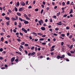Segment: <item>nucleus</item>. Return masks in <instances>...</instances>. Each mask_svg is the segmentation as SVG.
I'll return each mask as SVG.
<instances>
[{
	"label": "nucleus",
	"mask_w": 75,
	"mask_h": 75,
	"mask_svg": "<svg viewBox=\"0 0 75 75\" xmlns=\"http://www.w3.org/2000/svg\"><path fill=\"white\" fill-rule=\"evenodd\" d=\"M64 57H65V55L63 54L62 56H60L59 55H57V58L58 59H60V58H64Z\"/></svg>",
	"instance_id": "1"
},
{
	"label": "nucleus",
	"mask_w": 75,
	"mask_h": 75,
	"mask_svg": "<svg viewBox=\"0 0 75 75\" xmlns=\"http://www.w3.org/2000/svg\"><path fill=\"white\" fill-rule=\"evenodd\" d=\"M21 5V6H24L25 5V2L21 1L20 2Z\"/></svg>",
	"instance_id": "2"
},
{
	"label": "nucleus",
	"mask_w": 75,
	"mask_h": 75,
	"mask_svg": "<svg viewBox=\"0 0 75 75\" xmlns=\"http://www.w3.org/2000/svg\"><path fill=\"white\" fill-rule=\"evenodd\" d=\"M24 10V7H22L20 8L18 10L19 11H23Z\"/></svg>",
	"instance_id": "3"
},
{
	"label": "nucleus",
	"mask_w": 75,
	"mask_h": 75,
	"mask_svg": "<svg viewBox=\"0 0 75 75\" xmlns=\"http://www.w3.org/2000/svg\"><path fill=\"white\" fill-rule=\"evenodd\" d=\"M24 17H25L27 20H30V18L28 17V16L26 14H24Z\"/></svg>",
	"instance_id": "4"
},
{
	"label": "nucleus",
	"mask_w": 75,
	"mask_h": 75,
	"mask_svg": "<svg viewBox=\"0 0 75 75\" xmlns=\"http://www.w3.org/2000/svg\"><path fill=\"white\" fill-rule=\"evenodd\" d=\"M61 23H62V22H61V21H60L59 22V23H57L56 24L57 25H62V24Z\"/></svg>",
	"instance_id": "5"
},
{
	"label": "nucleus",
	"mask_w": 75,
	"mask_h": 75,
	"mask_svg": "<svg viewBox=\"0 0 75 75\" xmlns=\"http://www.w3.org/2000/svg\"><path fill=\"white\" fill-rule=\"evenodd\" d=\"M41 29L43 31H44V30H45V28L44 27H42L41 28Z\"/></svg>",
	"instance_id": "6"
},
{
	"label": "nucleus",
	"mask_w": 75,
	"mask_h": 75,
	"mask_svg": "<svg viewBox=\"0 0 75 75\" xmlns=\"http://www.w3.org/2000/svg\"><path fill=\"white\" fill-rule=\"evenodd\" d=\"M14 59H15V57H13L11 59V62H12L14 61Z\"/></svg>",
	"instance_id": "7"
},
{
	"label": "nucleus",
	"mask_w": 75,
	"mask_h": 75,
	"mask_svg": "<svg viewBox=\"0 0 75 75\" xmlns=\"http://www.w3.org/2000/svg\"><path fill=\"white\" fill-rule=\"evenodd\" d=\"M17 14L18 16H21V14L19 12L17 13Z\"/></svg>",
	"instance_id": "8"
},
{
	"label": "nucleus",
	"mask_w": 75,
	"mask_h": 75,
	"mask_svg": "<svg viewBox=\"0 0 75 75\" xmlns=\"http://www.w3.org/2000/svg\"><path fill=\"white\" fill-rule=\"evenodd\" d=\"M11 20H13V21H16V19L15 18L13 17H12L11 18Z\"/></svg>",
	"instance_id": "9"
},
{
	"label": "nucleus",
	"mask_w": 75,
	"mask_h": 75,
	"mask_svg": "<svg viewBox=\"0 0 75 75\" xmlns=\"http://www.w3.org/2000/svg\"><path fill=\"white\" fill-rule=\"evenodd\" d=\"M35 52H33L32 53H31V56H33V55H35Z\"/></svg>",
	"instance_id": "10"
},
{
	"label": "nucleus",
	"mask_w": 75,
	"mask_h": 75,
	"mask_svg": "<svg viewBox=\"0 0 75 75\" xmlns=\"http://www.w3.org/2000/svg\"><path fill=\"white\" fill-rule=\"evenodd\" d=\"M69 45H68V46L69 47V48H70V49H72V48L73 47V45H71V46H69Z\"/></svg>",
	"instance_id": "11"
},
{
	"label": "nucleus",
	"mask_w": 75,
	"mask_h": 75,
	"mask_svg": "<svg viewBox=\"0 0 75 75\" xmlns=\"http://www.w3.org/2000/svg\"><path fill=\"white\" fill-rule=\"evenodd\" d=\"M24 24H28V23H29V22H28V21H25L24 22Z\"/></svg>",
	"instance_id": "12"
},
{
	"label": "nucleus",
	"mask_w": 75,
	"mask_h": 75,
	"mask_svg": "<svg viewBox=\"0 0 75 75\" xmlns=\"http://www.w3.org/2000/svg\"><path fill=\"white\" fill-rule=\"evenodd\" d=\"M14 9L15 11H18V9H17V7L15 6L14 7Z\"/></svg>",
	"instance_id": "13"
},
{
	"label": "nucleus",
	"mask_w": 75,
	"mask_h": 75,
	"mask_svg": "<svg viewBox=\"0 0 75 75\" xmlns=\"http://www.w3.org/2000/svg\"><path fill=\"white\" fill-rule=\"evenodd\" d=\"M38 35H40V36L42 35V34L41 33H38Z\"/></svg>",
	"instance_id": "14"
},
{
	"label": "nucleus",
	"mask_w": 75,
	"mask_h": 75,
	"mask_svg": "<svg viewBox=\"0 0 75 75\" xmlns=\"http://www.w3.org/2000/svg\"><path fill=\"white\" fill-rule=\"evenodd\" d=\"M32 34L33 35H35L36 36H37V33H35V32H33L32 33Z\"/></svg>",
	"instance_id": "15"
},
{
	"label": "nucleus",
	"mask_w": 75,
	"mask_h": 75,
	"mask_svg": "<svg viewBox=\"0 0 75 75\" xmlns=\"http://www.w3.org/2000/svg\"><path fill=\"white\" fill-rule=\"evenodd\" d=\"M5 18L6 20H10V18L8 17H6Z\"/></svg>",
	"instance_id": "16"
},
{
	"label": "nucleus",
	"mask_w": 75,
	"mask_h": 75,
	"mask_svg": "<svg viewBox=\"0 0 75 75\" xmlns=\"http://www.w3.org/2000/svg\"><path fill=\"white\" fill-rule=\"evenodd\" d=\"M72 12H73V9H71V11H70V12L69 13V14H71V13H72Z\"/></svg>",
	"instance_id": "17"
},
{
	"label": "nucleus",
	"mask_w": 75,
	"mask_h": 75,
	"mask_svg": "<svg viewBox=\"0 0 75 75\" xmlns=\"http://www.w3.org/2000/svg\"><path fill=\"white\" fill-rule=\"evenodd\" d=\"M60 14H61V13H60V12H59L56 15L57 16V17L59 16V15H60Z\"/></svg>",
	"instance_id": "18"
},
{
	"label": "nucleus",
	"mask_w": 75,
	"mask_h": 75,
	"mask_svg": "<svg viewBox=\"0 0 75 75\" xmlns=\"http://www.w3.org/2000/svg\"><path fill=\"white\" fill-rule=\"evenodd\" d=\"M61 36H62V37H65V34H62L61 35Z\"/></svg>",
	"instance_id": "19"
},
{
	"label": "nucleus",
	"mask_w": 75,
	"mask_h": 75,
	"mask_svg": "<svg viewBox=\"0 0 75 75\" xmlns=\"http://www.w3.org/2000/svg\"><path fill=\"white\" fill-rule=\"evenodd\" d=\"M15 17L16 18V20H18V17L17 16H15Z\"/></svg>",
	"instance_id": "20"
},
{
	"label": "nucleus",
	"mask_w": 75,
	"mask_h": 75,
	"mask_svg": "<svg viewBox=\"0 0 75 75\" xmlns=\"http://www.w3.org/2000/svg\"><path fill=\"white\" fill-rule=\"evenodd\" d=\"M10 21H8L6 22V25H9V23Z\"/></svg>",
	"instance_id": "21"
},
{
	"label": "nucleus",
	"mask_w": 75,
	"mask_h": 75,
	"mask_svg": "<svg viewBox=\"0 0 75 75\" xmlns=\"http://www.w3.org/2000/svg\"><path fill=\"white\" fill-rule=\"evenodd\" d=\"M38 22H39V23L40 25H42V24H41V21H38Z\"/></svg>",
	"instance_id": "22"
},
{
	"label": "nucleus",
	"mask_w": 75,
	"mask_h": 75,
	"mask_svg": "<svg viewBox=\"0 0 75 75\" xmlns=\"http://www.w3.org/2000/svg\"><path fill=\"white\" fill-rule=\"evenodd\" d=\"M24 44H25V42H23L21 43V45H24Z\"/></svg>",
	"instance_id": "23"
},
{
	"label": "nucleus",
	"mask_w": 75,
	"mask_h": 75,
	"mask_svg": "<svg viewBox=\"0 0 75 75\" xmlns=\"http://www.w3.org/2000/svg\"><path fill=\"white\" fill-rule=\"evenodd\" d=\"M67 54L69 56H71V54L69 52H68Z\"/></svg>",
	"instance_id": "24"
},
{
	"label": "nucleus",
	"mask_w": 75,
	"mask_h": 75,
	"mask_svg": "<svg viewBox=\"0 0 75 75\" xmlns=\"http://www.w3.org/2000/svg\"><path fill=\"white\" fill-rule=\"evenodd\" d=\"M19 20H20L21 21H23V19H22V18H21L20 17H19Z\"/></svg>",
	"instance_id": "25"
},
{
	"label": "nucleus",
	"mask_w": 75,
	"mask_h": 75,
	"mask_svg": "<svg viewBox=\"0 0 75 75\" xmlns=\"http://www.w3.org/2000/svg\"><path fill=\"white\" fill-rule=\"evenodd\" d=\"M17 6H20V3H19V2H17Z\"/></svg>",
	"instance_id": "26"
},
{
	"label": "nucleus",
	"mask_w": 75,
	"mask_h": 75,
	"mask_svg": "<svg viewBox=\"0 0 75 75\" xmlns=\"http://www.w3.org/2000/svg\"><path fill=\"white\" fill-rule=\"evenodd\" d=\"M72 37H73L72 35H71L69 36V38H72Z\"/></svg>",
	"instance_id": "27"
},
{
	"label": "nucleus",
	"mask_w": 75,
	"mask_h": 75,
	"mask_svg": "<svg viewBox=\"0 0 75 75\" xmlns=\"http://www.w3.org/2000/svg\"><path fill=\"white\" fill-rule=\"evenodd\" d=\"M3 51V49L2 48H1L0 49V52H2Z\"/></svg>",
	"instance_id": "28"
},
{
	"label": "nucleus",
	"mask_w": 75,
	"mask_h": 75,
	"mask_svg": "<svg viewBox=\"0 0 75 75\" xmlns=\"http://www.w3.org/2000/svg\"><path fill=\"white\" fill-rule=\"evenodd\" d=\"M4 40V38H3V37H2L1 38V40L2 41V42H3V40Z\"/></svg>",
	"instance_id": "29"
},
{
	"label": "nucleus",
	"mask_w": 75,
	"mask_h": 75,
	"mask_svg": "<svg viewBox=\"0 0 75 75\" xmlns=\"http://www.w3.org/2000/svg\"><path fill=\"white\" fill-rule=\"evenodd\" d=\"M2 30H3V31L4 32H6V30H5V29L3 28Z\"/></svg>",
	"instance_id": "30"
},
{
	"label": "nucleus",
	"mask_w": 75,
	"mask_h": 75,
	"mask_svg": "<svg viewBox=\"0 0 75 75\" xmlns=\"http://www.w3.org/2000/svg\"><path fill=\"white\" fill-rule=\"evenodd\" d=\"M25 30V28H22V31H24Z\"/></svg>",
	"instance_id": "31"
},
{
	"label": "nucleus",
	"mask_w": 75,
	"mask_h": 75,
	"mask_svg": "<svg viewBox=\"0 0 75 75\" xmlns=\"http://www.w3.org/2000/svg\"><path fill=\"white\" fill-rule=\"evenodd\" d=\"M8 11H9V12L10 13H12V11H11V10H10V9L8 10Z\"/></svg>",
	"instance_id": "32"
},
{
	"label": "nucleus",
	"mask_w": 75,
	"mask_h": 75,
	"mask_svg": "<svg viewBox=\"0 0 75 75\" xmlns=\"http://www.w3.org/2000/svg\"><path fill=\"white\" fill-rule=\"evenodd\" d=\"M19 34L20 35H21V36H23V34L21 32Z\"/></svg>",
	"instance_id": "33"
},
{
	"label": "nucleus",
	"mask_w": 75,
	"mask_h": 75,
	"mask_svg": "<svg viewBox=\"0 0 75 75\" xmlns=\"http://www.w3.org/2000/svg\"><path fill=\"white\" fill-rule=\"evenodd\" d=\"M40 41H44V39L43 38H40Z\"/></svg>",
	"instance_id": "34"
},
{
	"label": "nucleus",
	"mask_w": 75,
	"mask_h": 75,
	"mask_svg": "<svg viewBox=\"0 0 75 75\" xmlns=\"http://www.w3.org/2000/svg\"><path fill=\"white\" fill-rule=\"evenodd\" d=\"M62 4L63 6H65V2H63V3H62Z\"/></svg>",
	"instance_id": "35"
},
{
	"label": "nucleus",
	"mask_w": 75,
	"mask_h": 75,
	"mask_svg": "<svg viewBox=\"0 0 75 75\" xmlns=\"http://www.w3.org/2000/svg\"><path fill=\"white\" fill-rule=\"evenodd\" d=\"M59 38H62V40H64V38H63L61 37H59Z\"/></svg>",
	"instance_id": "36"
},
{
	"label": "nucleus",
	"mask_w": 75,
	"mask_h": 75,
	"mask_svg": "<svg viewBox=\"0 0 75 75\" xmlns=\"http://www.w3.org/2000/svg\"><path fill=\"white\" fill-rule=\"evenodd\" d=\"M74 5V2L73 1H72L71 2V5H72V6L73 5Z\"/></svg>",
	"instance_id": "37"
},
{
	"label": "nucleus",
	"mask_w": 75,
	"mask_h": 75,
	"mask_svg": "<svg viewBox=\"0 0 75 75\" xmlns=\"http://www.w3.org/2000/svg\"><path fill=\"white\" fill-rule=\"evenodd\" d=\"M72 40L73 42H75V38H72Z\"/></svg>",
	"instance_id": "38"
},
{
	"label": "nucleus",
	"mask_w": 75,
	"mask_h": 75,
	"mask_svg": "<svg viewBox=\"0 0 75 75\" xmlns=\"http://www.w3.org/2000/svg\"><path fill=\"white\" fill-rule=\"evenodd\" d=\"M24 51L25 52V53L26 55H27V54H28V52H27V50H24Z\"/></svg>",
	"instance_id": "39"
},
{
	"label": "nucleus",
	"mask_w": 75,
	"mask_h": 75,
	"mask_svg": "<svg viewBox=\"0 0 75 75\" xmlns=\"http://www.w3.org/2000/svg\"><path fill=\"white\" fill-rule=\"evenodd\" d=\"M38 8H36L35 9V11H38Z\"/></svg>",
	"instance_id": "40"
},
{
	"label": "nucleus",
	"mask_w": 75,
	"mask_h": 75,
	"mask_svg": "<svg viewBox=\"0 0 75 75\" xmlns=\"http://www.w3.org/2000/svg\"><path fill=\"white\" fill-rule=\"evenodd\" d=\"M25 46H26V47H28V44H25Z\"/></svg>",
	"instance_id": "41"
},
{
	"label": "nucleus",
	"mask_w": 75,
	"mask_h": 75,
	"mask_svg": "<svg viewBox=\"0 0 75 75\" xmlns=\"http://www.w3.org/2000/svg\"><path fill=\"white\" fill-rule=\"evenodd\" d=\"M28 17H31V15L30 14H29L28 15Z\"/></svg>",
	"instance_id": "42"
},
{
	"label": "nucleus",
	"mask_w": 75,
	"mask_h": 75,
	"mask_svg": "<svg viewBox=\"0 0 75 75\" xmlns=\"http://www.w3.org/2000/svg\"><path fill=\"white\" fill-rule=\"evenodd\" d=\"M34 46H33L31 48V50H33L34 49Z\"/></svg>",
	"instance_id": "43"
},
{
	"label": "nucleus",
	"mask_w": 75,
	"mask_h": 75,
	"mask_svg": "<svg viewBox=\"0 0 75 75\" xmlns=\"http://www.w3.org/2000/svg\"><path fill=\"white\" fill-rule=\"evenodd\" d=\"M55 30H56V31H58V30H59V28H56L55 29Z\"/></svg>",
	"instance_id": "44"
},
{
	"label": "nucleus",
	"mask_w": 75,
	"mask_h": 75,
	"mask_svg": "<svg viewBox=\"0 0 75 75\" xmlns=\"http://www.w3.org/2000/svg\"><path fill=\"white\" fill-rule=\"evenodd\" d=\"M70 52H71V53L72 54H74V52H75L74 51H70Z\"/></svg>",
	"instance_id": "45"
},
{
	"label": "nucleus",
	"mask_w": 75,
	"mask_h": 75,
	"mask_svg": "<svg viewBox=\"0 0 75 75\" xmlns=\"http://www.w3.org/2000/svg\"><path fill=\"white\" fill-rule=\"evenodd\" d=\"M67 16V14H66L64 15L63 17H66Z\"/></svg>",
	"instance_id": "46"
},
{
	"label": "nucleus",
	"mask_w": 75,
	"mask_h": 75,
	"mask_svg": "<svg viewBox=\"0 0 75 75\" xmlns=\"http://www.w3.org/2000/svg\"><path fill=\"white\" fill-rule=\"evenodd\" d=\"M70 3V2L69 1H68L67 2V4H69V3Z\"/></svg>",
	"instance_id": "47"
},
{
	"label": "nucleus",
	"mask_w": 75,
	"mask_h": 75,
	"mask_svg": "<svg viewBox=\"0 0 75 75\" xmlns=\"http://www.w3.org/2000/svg\"><path fill=\"white\" fill-rule=\"evenodd\" d=\"M64 42H62L61 43V45L62 46L63 45H64Z\"/></svg>",
	"instance_id": "48"
},
{
	"label": "nucleus",
	"mask_w": 75,
	"mask_h": 75,
	"mask_svg": "<svg viewBox=\"0 0 75 75\" xmlns=\"http://www.w3.org/2000/svg\"><path fill=\"white\" fill-rule=\"evenodd\" d=\"M43 11H44V10L43 9L41 11V14H42V13H43Z\"/></svg>",
	"instance_id": "49"
},
{
	"label": "nucleus",
	"mask_w": 75,
	"mask_h": 75,
	"mask_svg": "<svg viewBox=\"0 0 75 75\" xmlns=\"http://www.w3.org/2000/svg\"><path fill=\"white\" fill-rule=\"evenodd\" d=\"M56 17H57V16H53V18H54L55 19H56L57 18Z\"/></svg>",
	"instance_id": "50"
},
{
	"label": "nucleus",
	"mask_w": 75,
	"mask_h": 75,
	"mask_svg": "<svg viewBox=\"0 0 75 75\" xmlns=\"http://www.w3.org/2000/svg\"><path fill=\"white\" fill-rule=\"evenodd\" d=\"M35 51H37V47H35Z\"/></svg>",
	"instance_id": "51"
},
{
	"label": "nucleus",
	"mask_w": 75,
	"mask_h": 75,
	"mask_svg": "<svg viewBox=\"0 0 75 75\" xmlns=\"http://www.w3.org/2000/svg\"><path fill=\"white\" fill-rule=\"evenodd\" d=\"M46 9L48 11L50 10V8L49 7H47L46 8Z\"/></svg>",
	"instance_id": "52"
},
{
	"label": "nucleus",
	"mask_w": 75,
	"mask_h": 75,
	"mask_svg": "<svg viewBox=\"0 0 75 75\" xmlns=\"http://www.w3.org/2000/svg\"><path fill=\"white\" fill-rule=\"evenodd\" d=\"M3 9H4V11H5V10H6V9H5V6H4V7H3Z\"/></svg>",
	"instance_id": "53"
},
{
	"label": "nucleus",
	"mask_w": 75,
	"mask_h": 75,
	"mask_svg": "<svg viewBox=\"0 0 75 75\" xmlns=\"http://www.w3.org/2000/svg\"><path fill=\"white\" fill-rule=\"evenodd\" d=\"M35 1H34L33 2V4H35Z\"/></svg>",
	"instance_id": "54"
},
{
	"label": "nucleus",
	"mask_w": 75,
	"mask_h": 75,
	"mask_svg": "<svg viewBox=\"0 0 75 75\" xmlns=\"http://www.w3.org/2000/svg\"><path fill=\"white\" fill-rule=\"evenodd\" d=\"M14 24L15 25H17V22H15L14 23Z\"/></svg>",
	"instance_id": "55"
},
{
	"label": "nucleus",
	"mask_w": 75,
	"mask_h": 75,
	"mask_svg": "<svg viewBox=\"0 0 75 75\" xmlns=\"http://www.w3.org/2000/svg\"><path fill=\"white\" fill-rule=\"evenodd\" d=\"M50 22H51V23L52 22V18H50Z\"/></svg>",
	"instance_id": "56"
},
{
	"label": "nucleus",
	"mask_w": 75,
	"mask_h": 75,
	"mask_svg": "<svg viewBox=\"0 0 75 75\" xmlns=\"http://www.w3.org/2000/svg\"><path fill=\"white\" fill-rule=\"evenodd\" d=\"M17 40L18 41V42H20V41H21V40L20 39H17Z\"/></svg>",
	"instance_id": "57"
},
{
	"label": "nucleus",
	"mask_w": 75,
	"mask_h": 75,
	"mask_svg": "<svg viewBox=\"0 0 75 75\" xmlns=\"http://www.w3.org/2000/svg\"><path fill=\"white\" fill-rule=\"evenodd\" d=\"M19 49L20 51H22V49H21V47H19Z\"/></svg>",
	"instance_id": "58"
},
{
	"label": "nucleus",
	"mask_w": 75,
	"mask_h": 75,
	"mask_svg": "<svg viewBox=\"0 0 75 75\" xmlns=\"http://www.w3.org/2000/svg\"><path fill=\"white\" fill-rule=\"evenodd\" d=\"M17 31V30L15 29L13 30V32H14V33H16Z\"/></svg>",
	"instance_id": "59"
},
{
	"label": "nucleus",
	"mask_w": 75,
	"mask_h": 75,
	"mask_svg": "<svg viewBox=\"0 0 75 75\" xmlns=\"http://www.w3.org/2000/svg\"><path fill=\"white\" fill-rule=\"evenodd\" d=\"M24 32L25 33H27V30H26L25 29V31H24Z\"/></svg>",
	"instance_id": "60"
},
{
	"label": "nucleus",
	"mask_w": 75,
	"mask_h": 75,
	"mask_svg": "<svg viewBox=\"0 0 75 75\" xmlns=\"http://www.w3.org/2000/svg\"><path fill=\"white\" fill-rule=\"evenodd\" d=\"M28 8H32V6H30L28 7Z\"/></svg>",
	"instance_id": "61"
},
{
	"label": "nucleus",
	"mask_w": 75,
	"mask_h": 75,
	"mask_svg": "<svg viewBox=\"0 0 75 75\" xmlns=\"http://www.w3.org/2000/svg\"><path fill=\"white\" fill-rule=\"evenodd\" d=\"M40 22L42 23H42H43V21L42 20H40Z\"/></svg>",
	"instance_id": "62"
},
{
	"label": "nucleus",
	"mask_w": 75,
	"mask_h": 75,
	"mask_svg": "<svg viewBox=\"0 0 75 75\" xmlns=\"http://www.w3.org/2000/svg\"><path fill=\"white\" fill-rule=\"evenodd\" d=\"M42 45H45L46 44V43L45 42L42 43Z\"/></svg>",
	"instance_id": "63"
},
{
	"label": "nucleus",
	"mask_w": 75,
	"mask_h": 75,
	"mask_svg": "<svg viewBox=\"0 0 75 75\" xmlns=\"http://www.w3.org/2000/svg\"><path fill=\"white\" fill-rule=\"evenodd\" d=\"M43 58V56H40V58Z\"/></svg>",
	"instance_id": "64"
}]
</instances>
